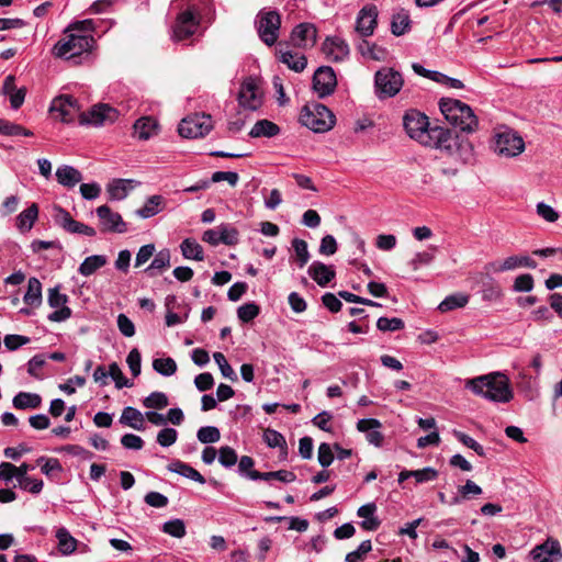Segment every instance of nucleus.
Returning <instances> with one entry per match:
<instances>
[{"mask_svg": "<svg viewBox=\"0 0 562 562\" xmlns=\"http://www.w3.org/2000/svg\"><path fill=\"white\" fill-rule=\"evenodd\" d=\"M280 134V127L267 119L259 120L255 123L249 132L251 138L267 137L271 138Z\"/></svg>", "mask_w": 562, "mask_h": 562, "instance_id": "nucleus-21", "label": "nucleus"}, {"mask_svg": "<svg viewBox=\"0 0 562 562\" xmlns=\"http://www.w3.org/2000/svg\"><path fill=\"white\" fill-rule=\"evenodd\" d=\"M465 386L474 394L492 402L508 403L514 397L509 379L501 372H493L468 380Z\"/></svg>", "mask_w": 562, "mask_h": 562, "instance_id": "nucleus-2", "label": "nucleus"}, {"mask_svg": "<svg viewBox=\"0 0 562 562\" xmlns=\"http://www.w3.org/2000/svg\"><path fill=\"white\" fill-rule=\"evenodd\" d=\"M537 214L549 223H554L559 218V213L544 202H539L537 204Z\"/></svg>", "mask_w": 562, "mask_h": 562, "instance_id": "nucleus-58", "label": "nucleus"}, {"mask_svg": "<svg viewBox=\"0 0 562 562\" xmlns=\"http://www.w3.org/2000/svg\"><path fill=\"white\" fill-rule=\"evenodd\" d=\"M263 441L270 448H280L284 454L288 453V446L284 436L271 428H267L263 431Z\"/></svg>", "mask_w": 562, "mask_h": 562, "instance_id": "nucleus-36", "label": "nucleus"}, {"mask_svg": "<svg viewBox=\"0 0 562 562\" xmlns=\"http://www.w3.org/2000/svg\"><path fill=\"white\" fill-rule=\"evenodd\" d=\"M292 248L294 250L295 259L299 263V267L300 268L304 267L310 259L307 243L303 239L294 238L292 240Z\"/></svg>", "mask_w": 562, "mask_h": 562, "instance_id": "nucleus-42", "label": "nucleus"}, {"mask_svg": "<svg viewBox=\"0 0 562 562\" xmlns=\"http://www.w3.org/2000/svg\"><path fill=\"white\" fill-rule=\"evenodd\" d=\"M99 218V226L102 233H125L127 231L126 223L122 216L112 211L108 205H100L95 210Z\"/></svg>", "mask_w": 562, "mask_h": 562, "instance_id": "nucleus-13", "label": "nucleus"}, {"mask_svg": "<svg viewBox=\"0 0 562 562\" xmlns=\"http://www.w3.org/2000/svg\"><path fill=\"white\" fill-rule=\"evenodd\" d=\"M403 125L407 135L426 147L439 149L456 162L464 165L472 159L473 147L465 138H460L450 130L429 124L428 116L418 110L406 111Z\"/></svg>", "mask_w": 562, "mask_h": 562, "instance_id": "nucleus-1", "label": "nucleus"}, {"mask_svg": "<svg viewBox=\"0 0 562 562\" xmlns=\"http://www.w3.org/2000/svg\"><path fill=\"white\" fill-rule=\"evenodd\" d=\"M143 405L146 408L164 409L169 405V401L164 392L155 391L144 398Z\"/></svg>", "mask_w": 562, "mask_h": 562, "instance_id": "nucleus-39", "label": "nucleus"}, {"mask_svg": "<svg viewBox=\"0 0 562 562\" xmlns=\"http://www.w3.org/2000/svg\"><path fill=\"white\" fill-rule=\"evenodd\" d=\"M532 562H560L562 551L558 540L548 539L530 551Z\"/></svg>", "mask_w": 562, "mask_h": 562, "instance_id": "nucleus-16", "label": "nucleus"}, {"mask_svg": "<svg viewBox=\"0 0 562 562\" xmlns=\"http://www.w3.org/2000/svg\"><path fill=\"white\" fill-rule=\"evenodd\" d=\"M119 117V111L109 104L100 103L91 108L88 112H82L79 122L82 125L102 126L111 124Z\"/></svg>", "mask_w": 562, "mask_h": 562, "instance_id": "nucleus-11", "label": "nucleus"}, {"mask_svg": "<svg viewBox=\"0 0 562 562\" xmlns=\"http://www.w3.org/2000/svg\"><path fill=\"white\" fill-rule=\"evenodd\" d=\"M238 231L235 227L222 224L216 228L205 231L202 240L212 246L220 244L232 246L238 243Z\"/></svg>", "mask_w": 562, "mask_h": 562, "instance_id": "nucleus-15", "label": "nucleus"}, {"mask_svg": "<svg viewBox=\"0 0 562 562\" xmlns=\"http://www.w3.org/2000/svg\"><path fill=\"white\" fill-rule=\"evenodd\" d=\"M79 192L85 200H95L101 194V187L97 182L81 183Z\"/></svg>", "mask_w": 562, "mask_h": 562, "instance_id": "nucleus-54", "label": "nucleus"}, {"mask_svg": "<svg viewBox=\"0 0 562 562\" xmlns=\"http://www.w3.org/2000/svg\"><path fill=\"white\" fill-rule=\"evenodd\" d=\"M318 462L323 468L329 467L334 461L333 449L329 443L323 442L318 447Z\"/></svg>", "mask_w": 562, "mask_h": 562, "instance_id": "nucleus-56", "label": "nucleus"}, {"mask_svg": "<svg viewBox=\"0 0 562 562\" xmlns=\"http://www.w3.org/2000/svg\"><path fill=\"white\" fill-rule=\"evenodd\" d=\"M259 313H260V307L254 302L246 303V304L239 306L237 310L238 318L244 323L251 322L254 318H256L259 315Z\"/></svg>", "mask_w": 562, "mask_h": 562, "instance_id": "nucleus-47", "label": "nucleus"}, {"mask_svg": "<svg viewBox=\"0 0 562 562\" xmlns=\"http://www.w3.org/2000/svg\"><path fill=\"white\" fill-rule=\"evenodd\" d=\"M200 12L194 7L180 12L172 25V40L180 42L194 35L200 25Z\"/></svg>", "mask_w": 562, "mask_h": 562, "instance_id": "nucleus-8", "label": "nucleus"}, {"mask_svg": "<svg viewBox=\"0 0 562 562\" xmlns=\"http://www.w3.org/2000/svg\"><path fill=\"white\" fill-rule=\"evenodd\" d=\"M238 461L237 452L229 446L221 447L218 450V462L225 467L231 468Z\"/></svg>", "mask_w": 562, "mask_h": 562, "instance_id": "nucleus-49", "label": "nucleus"}, {"mask_svg": "<svg viewBox=\"0 0 562 562\" xmlns=\"http://www.w3.org/2000/svg\"><path fill=\"white\" fill-rule=\"evenodd\" d=\"M153 368L155 371L160 373L165 376H170L176 373L177 371V363L176 361L170 358H157L153 361Z\"/></svg>", "mask_w": 562, "mask_h": 562, "instance_id": "nucleus-40", "label": "nucleus"}, {"mask_svg": "<svg viewBox=\"0 0 562 562\" xmlns=\"http://www.w3.org/2000/svg\"><path fill=\"white\" fill-rule=\"evenodd\" d=\"M109 375L114 380L116 389L131 387L133 383L125 378L116 362L109 366Z\"/></svg>", "mask_w": 562, "mask_h": 562, "instance_id": "nucleus-46", "label": "nucleus"}, {"mask_svg": "<svg viewBox=\"0 0 562 562\" xmlns=\"http://www.w3.org/2000/svg\"><path fill=\"white\" fill-rule=\"evenodd\" d=\"M322 50L333 61L346 59L350 52L347 42L339 36L327 37L322 45Z\"/></svg>", "mask_w": 562, "mask_h": 562, "instance_id": "nucleus-19", "label": "nucleus"}, {"mask_svg": "<svg viewBox=\"0 0 562 562\" xmlns=\"http://www.w3.org/2000/svg\"><path fill=\"white\" fill-rule=\"evenodd\" d=\"M371 550V541L364 540L359 544L357 550L351 551L346 555V562H357L358 560L363 559L366 554L369 553Z\"/></svg>", "mask_w": 562, "mask_h": 562, "instance_id": "nucleus-53", "label": "nucleus"}, {"mask_svg": "<svg viewBox=\"0 0 562 562\" xmlns=\"http://www.w3.org/2000/svg\"><path fill=\"white\" fill-rule=\"evenodd\" d=\"M469 302V295L458 292L448 295L438 306L441 313L450 312L456 308L464 307Z\"/></svg>", "mask_w": 562, "mask_h": 562, "instance_id": "nucleus-34", "label": "nucleus"}, {"mask_svg": "<svg viewBox=\"0 0 562 562\" xmlns=\"http://www.w3.org/2000/svg\"><path fill=\"white\" fill-rule=\"evenodd\" d=\"M145 503L155 508H161L168 505L167 496L158 492H149L145 495Z\"/></svg>", "mask_w": 562, "mask_h": 562, "instance_id": "nucleus-64", "label": "nucleus"}, {"mask_svg": "<svg viewBox=\"0 0 562 562\" xmlns=\"http://www.w3.org/2000/svg\"><path fill=\"white\" fill-rule=\"evenodd\" d=\"M255 24L260 40L266 45L272 46L277 43L281 26V16L276 10H260Z\"/></svg>", "mask_w": 562, "mask_h": 562, "instance_id": "nucleus-6", "label": "nucleus"}, {"mask_svg": "<svg viewBox=\"0 0 562 562\" xmlns=\"http://www.w3.org/2000/svg\"><path fill=\"white\" fill-rule=\"evenodd\" d=\"M49 112L54 119L60 120L61 122H68L70 95L60 94L56 97L50 103Z\"/></svg>", "mask_w": 562, "mask_h": 562, "instance_id": "nucleus-22", "label": "nucleus"}, {"mask_svg": "<svg viewBox=\"0 0 562 562\" xmlns=\"http://www.w3.org/2000/svg\"><path fill=\"white\" fill-rule=\"evenodd\" d=\"M378 10L375 5L363 7L357 18L356 31L363 37L373 34L376 26Z\"/></svg>", "mask_w": 562, "mask_h": 562, "instance_id": "nucleus-18", "label": "nucleus"}, {"mask_svg": "<svg viewBox=\"0 0 562 562\" xmlns=\"http://www.w3.org/2000/svg\"><path fill=\"white\" fill-rule=\"evenodd\" d=\"M397 245V238L393 234H380L375 238V247L382 251H391Z\"/></svg>", "mask_w": 562, "mask_h": 562, "instance_id": "nucleus-50", "label": "nucleus"}, {"mask_svg": "<svg viewBox=\"0 0 562 562\" xmlns=\"http://www.w3.org/2000/svg\"><path fill=\"white\" fill-rule=\"evenodd\" d=\"M278 54L279 59L290 69L296 72L305 69L307 60L304 55L293 54L291 50L284 49L282 44L279 45Z\"/></svg>", "mask_w": 562, "mask_h": 562, "instance_id": "nucleus-20", "label": "nucleus"}, {"mask_svg": "<svg viewBox=\"0 0 562 562\" xmlns=\"http://www.w3.org/2000/svg\"><path fill=\"white\" fill-rule=\"evenodd\" d=\"M411 19L407 13L394 14L391 22V31L395 36H401L409 30Z\"/></svg>", "mask_w": 562, "mask_h": 562, "instance_id": "nucleus-38", "label": "nucleus"}, {"mask_svg": "<svg viewBox=\"0 0 562 562\" xmlns=\"http://www.w3.org/2000/svg\"><path fill=\"white\" fill-rule=\"evenodd\" d=\"M250 480H252V481L278 480L283 483H292L296 480V475L294 472L289 471V470H278V471H271V472L254 471L250 473Z\"/></svg>", "mask_w": 562, "mask_h": 562, "instance_id": "nucleus-25", "label": "nucleus"}, {"mask_svg": "<svg viewBox=\"0 0 562 562\" xmlns=\"http://www.w3.org/2000/svg\"><path fill=\"white\" fill-rule=\"evenodd\" d=\"M169 267L170 251L168 249H162L155 255L151 263L145 269V272L147 273V278H156Z\"/></svg>", "mask_w": 562, "mask_h": 562, "instance_id": "nucleus-23", "label": "nucleus"}, {"mask_svg": "<svg viewBox=\"0 0 562 562\" xmlns=\"http://www.w3.org/2000/svg\"><path fill=\"white\" fill-rule=\"evenodd\" d=\"M56 538L58 540V550L63 555L70 554V533L67 528L61 527L56 531Z\"/></svg>", "mask_w": 562, "mask_h": 562, "instance_id": "nucleus-52", "label": "nucleus"}, {"mask_svg": "<svg viewBox=\"0 0 562 562\" xmlns=\"http://www.w3.org/2000/svg\"><path fill=\"white\" fill-rule=\"evenodd\" d=\"M323 305L331 313H338L342 308V303L334 293H325L322 296Z\"/></svg>", "mask_w": 562, "mask_h": 562, "instance_id": "nucleus-60", "label": "nucleus"}, {"mask_svg": "<svg viewBox=\"0 0 562 562\" xmlns=\"http://www.w3.org/2000/svg\"><path fill=\"white\" fill-rule=\"evenodd\" d=\"M453 436L465 447L472 449L476 454L480 457H485V450L483 446H481L479 442H476L472 437L469 435L460 431V430H453Z\"/></svg>", "mask_w": 562, "mask_h": 562, "instance_id": "nucleus-45", "label": "nucleus"}, {"mask_svg": "<svg viewBox=\"0 0 562 562\" xmlns=\"http://www.w3.org/2000/svg\"><path fill=\"white\" fill-rule=\"evenodd\" d=\"M180 249H181L182 256L186 259L203 260V248L193 238H186L181 243Z\"/></svg>", "mask_w": 562, "mask_h": 562, "instance_id": "nucleus-35", "label": "nucleus"}, {"mask_svg": "<svg viewBox=\"0 0 562 562\" xmlns=\"http://www.w3.org/2000/svg\"><path fill=\"white\" fill-rule=\"evenodd\" d=\"M126 362L130 367V370L133 374V376H138L140 374V363H142V356L137 348H133L127 358Z\"/></svg>", "mask_w": 562, "mask_h": 562, "instance_id": "nucleus-57", "label": "nucleus"}, {"mask_svg": "<svg viewBox=\"0 0 562 562\" xmlns=\"http://www.w3.org/2000/svg\"><path fill=\"white\" fill-rule=\"evenodd\" d=\"M132 188L133 187L131 180L116 179L106 186V192L110 200L121 201L127 196L128 191Z\"/></svg>", "mask_w": 562, "mask_h": 562, "instance_id": "nucleus-30", "label": "nucleus"}, {"mask_svg": "<svg viewBox=\"0 0 562 562\" xmlns=\"http://www.w3.org/2000/svg\"><path fill=\"white\" fill-rule=\"evenodd\" d=\"M93 30L94 21L91 19L72 22V66L91 65L94 61Z\"/></svg>", "mask_w": 562, "mask_h": 562, "instance_id": "nucleus-3", "label": "nucleus"}, {"mask_svg": "<svg viewBox=\"0 0 562 562\" xmlns=\"http://www.w3.org/2000/svg\"><path fill=\"white\" fill-rule=\"evenodd\" d=\"M317 30L312 23H301L291 32V43L295 47H313L316 43Z\"/></svg>", "mask_w": 562, "mask_h": 562, "instance_id": "nucleus-17", "label": "nucleus"}, {"mask_svg": "<svg viewBox=\"0 0 562 562\" xmlns=\"http://www.w3.org/2000/svg\"><path fill=\"white\" fill-rule=\"evenodd\" d=\"M161 530L175 538H183L186 536V524L182 519L175 518L166 521Z\"/></svg>", "mask_w": 562, "mask_h": 562, "instance_id": "nucleus-41", "label": "nucleus"}, {"mask_svg": "<svg viewBox=\"0 0 562 562\" xmlns=\"http://www.w3.org/2000/svg\"><path fill=\"white\" fill-rule=\"evenodd\" d=\"M42 283H29V289L24 294V302L29 305H38L42 301Z\"/></svg>", "mask_w": 562, "mask_h": 562, "instance_id": "nucleus-51", "label": "nucleus"}, {"mask_svg": "<svg viewBox=\"0 0 562 562\" xmlns=\"http://www.w3.org/2000/svg\"><path fill=\"white\" fill-rule=\"evenodd\" d=\"M238 103L241 108L256 111L262 105V92L255 78H246L238 92Z\"/></svg>", "mask_w": 562, "mask_h": 562, "instance_id": "nucleus-12", "label": "nucleus"}, {"mask_svg": "<svg viewBox=\"0 0 562 562\" xmlns=\"http://www.w3.org/2000/svg\"><path fill=\"white\" fill-rule=\"evenodd\" d=\"M300 122L314 132L324 133L334 126L335 115L326 105L314 103L302 109Z\"/></svg>", "mask_w": 562, "mask_h": 562, "instance_id": "nucleus-5", "label": "nucleus"}, {"mask_svg": "<svg viewBox=\"0 0 562 562\" xmlns=\"http://www.w3.org/2000/svg\"><path fill=\"white\" fill-rule=\"evenodd\" d=\"M165 199L161 195H151L147 199L144 206L136 211L142 218H149L162 211Z\"/></svg>", "mask_w": 562, "mask_h": 562, "instance_id": "nucleus-31", "label": "nucleus"}, {"mask_svg": "<svg viewBox=\"0 0 562 562\" xmlns=\"http://www.w3.org/2000/svg\"><path fill=\"white\" fill-rule=\"evenodd\" d=\"M308 276L313 281H333L336 278L334 266L314 261L308 267Z\"/></svg>", "mask_w": 562, "mask_h": 562, "instance_id": "nucleus-28", "label": "nucleus"}, {"mask_svg": "<svg viewBox=\"0 0 562 562\" xmlns=\"http://www.w3.org/2000/svg\"><path fill=\"white\" fill-rule=\"evenodd\" d=\"M167 469L170 472L178 473L184 477L191 479L200 484L205 483L204 476L196 471L194 468H192L190 464L184 463L180 460H173L167 465Z\"/></svg>", "mask_w": 562, "mask_h": 562, "instance_id": "nucleus-27", "label": "nucleus"}, {"mask_svg": "<svg viewBox=\"0 0 562 562\" xmlns=\"http://www.w3.org/2000/svg\"><path fill=\"white\" fill-rule=\"evenodd\" d=\"M155 245L154 244H147L139 248L138 252L136 254L135 258V267H140L144 263H146L155 254Z\"/></svg>", "mask_w": 562, "mask_h": 562, "instance_id": "nucleus-59", "label": "nucleus"}, {"mask_svg": "<svg viewBox=\"0 0 562 562\" xmlns=\"http://www.w3.org/2000/svg\"><path fill=\"white\" fill-rule=\"evenodd\" d=\"M106 263V258L101 255H93L85 259L81 263L79 271L83 277L91 276L97 269Z\"/></svg>", "mask_w": 562, "mask_h": 562, "instance_id": "nucleus-37", "label": "nucleus"}, {"mask_svg": "<svg viewBox=\"0 0 562 562\" xmlns=\"http://www.w3.org/2000/svg\"><path fill=\"white\" fill-rule=\"evenodd\" d=\"M38 216V207L35 203L21 212L16 217V227L20 232H29Z\"/></svg>", "mask_w": 562, "mask_h": 562, "instance_id": "nucleus-32", "label": "nucleus"}, {"mask_svg": "<svg viewBox=\"0 0 562 562\" xmlns=\"http://www.w3.org/2000/svg\"><path fill=\"white\" fill-rule=\"evenodd\" d=\"M194 384L200 392H205L213 387L214 378L210 372H203L194 378Z\"/></svg>", "mask_w": 562, "mask_h": 562, "instance_id": "nucleus-61", "label": "nucleus"}, {"mask_svg": "<svg viewBox=\"0 0 562 562\" xmlns=\"http://www.w3.org/2000/svg\"><path fill=\"white\" fill-rule=\"evenodd\" d=\"M196 437L202 443H215L221 439V432L215 426H204L198 430Z\"/></svg>", "mask_w": 562, "mask_h": 562, "instance_id": "nucleus-43", "label": "nucleus"}, {"mask_svg": "<svg viewBox=\"0 0 562 562\" xmlns=\"http://www.w3.org/2000/svg\"><path fill=\"white\" fill-rule=\"evenodd\" d=\"M134 133L139 139H148L158 133V123L154 117L138 119L134 124Z\"/></svg>", "mask_w": 562, "mask_h": 562, "instance_id": "nucleus-24", "label": "nucleus"}, {"mask_svg": "<svg viewBox=\"0 0 562 562\" xmlns=\"http://www.w3.org/2000/svg\"><path fill=\"white\" fill-rule=\"evenodd\" d=\"M43 481L40 479H33V477H25L23 480H19V486L24 490L29 491L33 494H38L43 488Z\"/></svg>", "mask_w": 562, "mask_h": 562, "instance_id": "nucleus-62", "label": "nucleus"}, {"mask_svg": "<svg viewBox=\"0 0 562 562\" xmlns=\"http://www.w3.org/2000/svg\"><path fill=\"white\" fill-rule=\"evenodd\" d=\"M439 108L446 120L460 131L472 133L477 128L479 122L473 110L460 100L441 99Z\"/></svg>", "mask_w": 562, "mask_h": 562, "instance_id": "nucleus-4", "label": "nucleus"}, {"mask_svg": "<svg viewBox=\"0 0 562 562\" xmlns=\"http://www.w3.org/2000/svg\"><path fill=\"white\" fill-rule=\"evenodd\" d=\"M403 83L402 75L393 68H382L375 72L374 86L379 99L394 97L400 92Z\"/></svg>", "mask_w": 562, "mask_h": 562, "instance_id": "nucleus-7", "label": "nucleus"}, {"mask_svg": "<svg viewBox=\"0 0 562 562\" xmlns=\"http://www.w3.org/2000/svg\"><path fill=\"white\" fill-rule=\"evenodd\" d=\"M213 128L212 117L207 114H194L181 120L178 132L186 138H199L205 136Z\"/></svg>", "mask_w": 562, "mask_h": 562, "instance_id": "nucleus-10", "label": "nucleus"}, {"mask_svg": "<svg viewBox=\"0 0 562 562\" xmlns=\"http://www.w3.org/2000/svg\"><path fill=\"white\" fill-rule=\"evenodd\" d=\"M337 87V78L334 69L329 66L319 67L313 77V88L319 98L334 93Z\"/></svg>", "mask_w": 562, "mask_h": 562, "instance_id": "nucleus-14", "label": "nucleus"}, {"mask_svg": "<svg viewBox=\"0 0 562 562\" xmlns=\"http://www.w3.org/2000/svg\"><path fill=\"white\" fill-rule=\"evenodd\" d=\"M376 327L381 331H396L403 329L405 324L403 319L398 317H380L376 322Z\"/></svg>", "mask_w": 562, "mask_h": 562, "instance_id": "nucleus-48", "label": "nucleus"}, {"mask_svg": "<svg viewBox=\"0 0 562 562\" xmlns=\"http://www.w3.org/2000/svg\"><path fill=\"white\" fill-rule=\"evenodd\" d=\"M517 268H520L518 265L517 256H510L505 258L504 260L487 263L484 267V270L487 276H491L504 271L515 270Z\"/></svg>", "mask_w": 562, "mask_h": 562, "instance_id": "nucleus-33", "label": "nucleus"}, {"mask_svg": "<svg viewBox=\"0 0 562 562\" xmlns=\"http://www.w3.org/2000/svg\"><path fill=\"white\" fill-rule=\"evenodd\" d=\"M42 397L36 393L19 392L12 400L16 409L37 408L41 406Z\"/></svg>", "mask_w": 562, "mask_h": 562, "instance_id": "nucleus-29", "label": "nucleus"}, {"mask_svg": "<svg viewBox=\"0 0 562 562\" xmlns=\"http://www.w3.org/2000/svg\"><path fill=\"white\" fill-rule=\"evenodd\" d=\"M117 327L121 334L125 337H132L135 335L134 323L125 314H120L117 316Z\"/></svg>", "mask_w": 562, "mask_h": 562, "instance_id": "nucleus-63", "label": "nucleus"}, {"mask_svg": "<svg viewBox=\"0 0 562 562\" xmlns=\"http://www.w3.org/2000/svg\"><path fill=\"white\" fill-rule=\"evenodd\" d=\"M525 149V142L513 130L497 132L494 137V151L504 157H516Z\"/></svg>", "mask_w": 562, "mask_h": 562, "instance_id": "nucleus-9", "label": "nucleus"}, {"mask_svg": "<svg viewBox=\"0 0 562 562\" xmlns=\"http://www.w3.org/2000/svg\"><path fill=\"white\" fill-rule=\"evenodd\" d=\"M213 358L217 363L221 373L223 374L224 378L231 380L232 382H236L238 380L237 374L235 373L234 369L227 362L225 356L222 352H215L213 355Z\"/></svg>", "mask_w": 562, "mask_h": 562, "instance_id": "nucleus-44", "label": "nucleus"}, {"mask_svg": "<svg viewBox=\"0 0 562 562\" xmlns=\"http://www.w3.org/2000/svg\"><path fill=\"white\" fill-rule=\"evenodd\" d=\"M178 432L173 428H164L157 435V442L162 447H170L177 441Z\"/></svg>", "mask_w": 562, "mask_h": 562, "instance_id": "nucleus-55", "label": "nucleus"}, {"mask_svg": "<svg viewBox=\"0 0 562 562\" xmlns=\"http://www.w3.org/2000/svg\"><path fill=\"white\" fill-rule=\"evenodd\" d=\"M144 419L145 416L137 408L127 406L122 412L120 423L130 426L135 430L143 431L145 430Z\"/></svg>", "mask_w": 562, "mask_h": 562, "instance_id": "nucleus-26", "label": "nucleus"}]
</instances>
